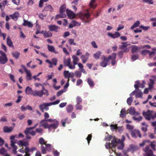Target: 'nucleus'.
Masks as SVG:
<instances>
[{
	"label": "nucleus",
	"instance_id": "obj_1",
	"mask_svg": "<svg viewBox=\"0 0 156 156\" xmlns=\"http://www.w3.org/2000/svg\"><path fill=\"white\" fill-rule=\"evenodd\" d=\"M113 138L111 141V143L109 142H107L105 144V147L106 149H109L112 147L115 148L117 145H118L117 148L119 150H122L124 147V141L125 140V136L122 135V139H117L115 136H113Z\"/></svg>",
	"mask_w": 156,
	"mask_h": 156
},
{
	"label": "nucleus",
	"instance_id": "obj_2",
	"mask_svg": "<svg viewBox=\"0 0 156 156\" xmlns=\"http://www.w3.org/2000/svg\"><path fill=\"white\" fill-rule=\"evenodd\" d=\"M148 143H150V145H147L145 147L143 148V150L145 153L143 154L144 156H156L154 154L153 151L150 149L151 146L152 149L154 151L156 150V141H153L152 142L150 141V142Z\"/></svg>",
	"mask_w": 156,
	"mask_h": 156
},
{
	"label": "nucleus",
	"instance_id": "obj_3",
	"mask_svg": "<svg viewBox=\"0 0 156 156\" xmlns=\"http://www.w3.org/2000/svg\"><path fill=\"white\" fill-rule=\"evenodd\" d=\"M66 8V5L65 4H63L62 5L60 8V14L57 15L55 19H57L59 18H63L66 17V15L64 13Z\"/></svg>",
	"mask_w": 156,
	"mask_h": 156
},
{
	"label": "nucleus",
	"instance_id": "obj_4",
	"mask_svg": "<svg viewBox=\"0 0 156 156\" xmlns=\"http://www.w3.org/2000/svg\"><path fill=\"white\" fill-rule=\"evenodd\" d=\"M153 111L148 110L146 112L143 111V115L145 118L148 120H150L151 119H152V113Z\"/></svg>",
	"mask_w": 156,
	"mask_h": 156
},
{
	"label": "nucleus",
	"instance_id": "obj_5",
	"mask_svg": "<svg viewBox=\"0 0 156 156\" xmlns=\"http://www.w3.org/2000/svg\"><path fill=\"white\" fill-rule=\"evenodd\" d=\"M46 142L45 141L44 139L43 138H41L39 139V143L41 145V150L42 153L43 154H45L46 153L45 147L43 144L46 145Z\"/></svg>",
	"mask_w": 156,
	"mask_h": 156
},
{
	"label": "nucleus",
	"instance_id": "obj_6",
	"mask_svg": "<svg viewBox=\"0 0 156 156\" xmlns=\"http://www.w3.org/2000/svg\"><path fill=\"white\" fill-rule=\"evenodd\" d=\"M101 59L102 61L100 63V65L103 67H105L108 65V58H106L105 56H102Z\"/></svg>",
	"mask_w": 156,
	"mask_h": 156
},
{
	"label": "nucleus",
	"instance_id": "obj_7",
	"mask_svg": "<svg viewBox=\"0 0 156 156\" xmlns=\"http://www.w3.org/2000/svg\"><path fill=\"white\" fill-rule=\"evenodd\" d=\"M138 85L136 84H135L134 85V87L136 89V94L135 95L136 98H142L143 96V93L141 90L138 88H137Z\"/></svg>",
	"mask_w": 156,
	"mask_h": 156
},
{
	"label": "nucleus",
	"instance_id": "obj_8",
	"mask_svg": "<svg viewBox=\"0 0 156 156\" xmlns=\"http://www.w3.org/2000/svg\"><path fill=\"white\" fill-rule=\"evenodd\" d=\"M49 106H50L49 103H44L41 105L39 106V108L42 112H44V109L46 111L48 110L49 108L48 107Z\"/></svg>",
	"mask_w": 156,
	"mask_h": 156
},
{
	"label": "nucleus",
	"instance_id": "obj_9",
	"mask_svg": "<svg viewBox=\"0 0 156 156\" xmlns=\"http://www.w3.org/2000/svg\"><path fill=\"white\" fill-rule=\"evenodd\" d=\"M122 45H119V48L121 50H123V52H126L129 51V49L126 48L128 44L127 42H122Z\"/></svg>",
	"mask_w": 156,
	"mask_h": 156
},
{
	"label": "nucleus",
	"instance_id": "obj_10",
	"mask_svg": "<svg viewBox=\"0 0 156 156\" xmlns=\"http://www.w3.org/2000/svg\"><path fill=\"white\" fill-rule=\"evenodd\" d=\"M63 62L66 66H68L70 69H74L75 68V66H72L71 64V59L70 58H69L67 60H64Z\"/></svg>",
	"mask_w": 156,
	"mask_h": 156
},
{
	"label": "nucleus",
	"instance_id": "obj_11",
	"mask_svg": "<svg viewBox=\"0 0 156 156\" xmlns=\"http://www.w3.org/2000/svg\"><path fill=\"white\" fill-rule=\"evenodd\" d=\"M116 54L115 53H113L112 55H109L108 57V62L111 59L112 60L111 64L112 65H114L116 63L115 58Z\"/></svg>",
	"mask_w": 156,
	"mask_h": 156
},
{
	"label": "nucleus",
	"instance_id": "obj_12",
	"mask_svg": "<svg viewBox=\"0 0 156 156\" xmlns=\"http://www.w3.org/2000/svg\"><path fill=\"white\" fill-rule=\"evenodd\" d=\"M48 29L50 31H54L55 32H57L58 30L60 29V27L54 25H51L49 26L48 27Z\"/></svg>",
	"mask_w": 156,
	"mask_h": 156
},
{
	"label": "nucleus",
	"instance_id": "obj_13",
	"mask_svg": "<svg viewBox=\"0 0 156 156\" xmlns=\"http://www.w3.org/2000/svg\"><path fill=\"white\" fill-rule=\"evenodd\" d=\"M66 13L70 19L74 18L75 16V14L72 11L68 9H66Z\"/></svg>",
	"mask_w": 156,
	"mask_h": 156
},
{
	"label": "nucleus",
	"instance_id": "obj_14",
	"mask_svg": "<svg viewBox=\"0 0 156 156\" xmlns=\"http://www.w3.org/2000/svg\"><path fill=\"white\" fill-rule=\"evenodd\" d=\"M55 121L53 123L51 124H49V127L48 129H55L57 128L58 125V122L57 120H54Z\"/></svg>",
	"mask_w": 156,
	"mask_h": 156
},
{
	"label": "nucleus",
	"instance_id": "obj_15",
	"mask_svg": "<svg viewBox=\"0 0 156 156\" xmlns=\"http://www.w3.org/2000/svg\"><path fill=\"white\" fill-rule=\"evenodd\" d=\"M46 119H43L41 120L40 122V127H43L44 128H48L49 127V124L46 122Z\"/></svg>",
	"mask_w": 156,
	"mask_h": 156
},
{
	"label": "nucleus",
	"instance_id": "obj_16",
	"mask_svg": "<svg viewBox=\"0 0 156 156\" xmlns=\"http://www.w3.org/2000/svg\"><path fill=\"white\" fill-rule=\"evenodd\" d=\"M107 35L109 37L114 39L119 37L120 35V34L118 32H116L113 34L109 32L108 33Z\"/></svg>",
	"mask_w": 156,
	"mask_h": 156
},
{
	"label": "nucleus",
	"instance_id": "obj_17",
	"mask_svg": "<svg viewBox=\"0 0 156 156\" xmlns=\"http://www.w3.org/2000/svg\"><path fill=\"white\" fill-rule=\"evenodd\" d=\"M47 48L48 51L51 52H53L55 54H57L58 52L55 50V48L53 46L50 45L49 44L47 45Z\"/></svg>",
	"mask_w": 156,
	"mask_h": 156
},
{
	"label": "nucleus",
	"instance_id": "obj_18",
	"mask_svg": "<svg viewBox=\"0 0 156 156\" xmlns=\"http://www.w3.org/2000/svg\"><path fill=\"white\" fill-rule=\"evenodd\" d=\"M33 95L35 96H38L40 97H41L43 95H44V94L43 93V91L41 90H34V93L33 94Z\"/></svg>",
	"mask_w": 156,
	"mask_h": 156
},
{
	"label": "nucleus",
	"instance_id": "obj_19",
	"mask_svg": "<svg viewBox=\"0 0 156 156\" xmlns=\"http://www.w3.org/2000/svg\"><path fill=\"white\" fill-rule=\"evenodd\" d=\"M90 14L89 13L81 14L80 15V18L82 20H84L86 19H88L90 17Z\"/></svg>",
	"mask_w": 156,
	"mask_h": 156
},
{
	"label": "nucleus",
	"instance_id": "obj_20",
	"mask_svg": "<svg viewBox=\"0 0 156 156\" xmlns=\"http://www.w3.org/2000/svg\"><path fill=\"white\" fill-rule=\"evenodd\" d=\"M139 148V147L138 146L132 144L130 145L129 150L131 152H133L136 150H138Z\"/></svg>",
	"mask_w": 156,
	"mask_h": 156
},
{
	"label": "nucleus",
	"instance_id": "obj_21",
	"mask_svg": "<svg viewBox=\"0 0 156 156\" xmlns=\"http://www.w3.org/2000/svg\"><path fill=\"white\" fill-rule=\"evenodd\" d=\"M17 144L18 145L21 146L27 147L29 145V144L27 141H24L22 140H19L17 143Z\"/></svg>",
	"mask_w": 156,
	"mask_h": 156
},
{
	"label": "nucleus",
	"instance_id": "obj_22",
	"mask_svg": "<svg viewBox=\"0 0 156 156\" xmlns=\"http://www.w3.org/2000/svg\"><path fill=\"white\" fill-rule=\"evenodd\" d=\"M57 59L56 58H53L51 59V61L48 60H46V62L49 64H53L55 66L57 65Z\"/></svg>",
	"mask_w": 156,
	"mask_h": 156
},
{
	"label": "nucleus",
	"instance_id": "obj_23",
	"mask_svg": "<svg viewBox=\"0 0 156 156\" xmlns=\"http://www.w3.org/2000/svg\"><path fill=\"white\" fill-rule=\"evenodd\" d=\"M13 128L12 127H9L7 126H4L3 127V130L4 133H10L12 131Z\"/></svg>",
	"mask_w": 156,
	"mask_h": 156
},
{
	"label": "nucleus",
	"instance_id": "obj_24",
	"mask_svg": "<svg viewBox=\"0 0 156 156\" xmlns=\"http://www.w3.org/2000/svg\"><path fill=\"white\" fill-rule=\"evenodd\" d=\"M19 16V13L18 12H15L13 14L10 15L11 18L15 21L17 20Z\"/></svg>",
	"mask_w": 156,
	"mask_h": 156
},
{
	"label": "nucleus",
	"instance_id": "obj_25",
	"mask_svg": "<svg viewBox=\"0 0 156 156\" xmlns=\"http://www.w3.org/2000/svg\"><path fill=\"white\" fill-rule=\"evenodd\" d=\"M72 58L73 60V65H75L77 64L78 62L79 61V58L77 57V56L74 55L72 56Z\"/></svg>",
	"mask_w": 156,
	"mask_h": 156
},
{
	"label": "nucleus",
	"instance_id": "obj_26",
	"mask_svg": "<svg viewBox=\"0 0 156 156\" xmlns=\"http://www.w3.org/2000/svg\"><path fill=\"white\" fill-rule=\"evenodd\" d=\"M25 91L26 94L27 95H33V94L34 93L32 88L29 86L27 87L25 89Z\"/></svg>",
	"mask_w": 156,
	"mask_h": 156
},
{
	"label": "nucleus",
	"instance_id": "obj_27",
	"mask_svg": "<svg viewBox=\"0 0 156 156\" xmlns=\"http://www.w3.org/2000/svg\"><path fill=\"white\" fill-rule=\"evenodd\" d=\"M23 25L25 26H27L29 27H32L33 26L32 23L30 22L25 20H24V23Z\"/></svg>",
	"mask_w": 156,
	"mask_h": 156
},
{
	"label": "nucleus",
	"instance_id": "obj_28",
	"mask_svg": "<svg viewBox=\"0 0 156 156\" xmlns=\"http://www.w3.org/2000/svg\"><path fill=\"white\" fill-rule=\"evenodd\" d=\"M72 121V120L71 119H68V118H66L64 119H63L62 120L61 122L62 123V126L63 127H65V123H70Z\"/></svg>",
	"mask_w": 156,
	"mask_h": 156
},
{
	"label": "nucleus",
	"instance_id": "obj_29",
	"mask_svg": "<svg viewBox=\"0 0 156 156\" xmlns=\"http://www.w3.org/2000/svg\"><path fill=\"white\" fill-rule=\"evenodd\" d=\"M8 61L7 57H0V64H4L6 63Z\"/></svg>",
	"mask_w": 156,
	"mask_h": 156
},
{
	"label": "nucleus",
	"instance_id": "obj_30",
	"mask_svg": "<svg viewBox=\"0 0 156 156\" xmlns=\"http://www.w3.org/2000/svg\"><path fill=\"white\" fill-rule=\"evenodd\" d=\"M126 114L127 112L126 109L124 108H122L120 112V117L122 118H123L125 117Z\"/></svg>",
	"mask_w": 156,
	"mask_h": 156
},
{
	"label": "nucleus",
	"instance_id": "obj_31",
	"mask_svg": "<svg viewBox=\"0 0 156 156\" xmlns=\"http://www.w3.org/2000/svg\"><path fill=\"white\" fill-rule=\"evenodd\" d=\"M154 80L152 79H150V82L148 83L149 86V89L150 90H151L153 88V85L154 84Z\"/></svg>",
	"mask_w": 156,
	"mask_h": 156
},
{
	"label": "nucleus",
	"instance_id": "obj_32",
	"mask_svg": "<svg viewBox=\"0 0 156 156\" xmlns=\"http://www.w3.org/2000/svg\"><path fill=\"white\" fill-rule=\"evenodd\" d=\"M6 42L9 46L13 48H14V46L13 45V43L9 37H8L7 38L6 40Z\"/></svg>",
	"mask_w": 156,
	"mask_h": 156
},
{
	"label": "nucleus",
	"instance_id": "obj_33",
	"mask_svg": "<svg viewBox=\"0 0 156 156\" xmlns=\"http://www.w3.org/2000/svg\"><path fill=\"white\" fill-rule=\"evenodd\" d=\"M52 34L50 31H45L44 33V37L45 38L50 37L52 36Z\"/></svg>",
	"mask_w": 156,
	"mask_h": 156
},
{
	"label": "nucleus",
	"instance_id": "obj_34",
	"mask_svg": "<svg viewBox=\"0 0 156 156\" xmlns=\"http://www.w3.org/2000/svg\"><path fill=\"white\" fill-rule=\"evenodd\" d=\"M12 55L13 57L17 59L20 55V53L17 51H16L12 52Z\"/></svg>",
	"mask_w": 156,
	"mask_h": 156
},
{
	"label": "nucleus",
	"instance_id": "obj_35",
	"mask_svg": "<svg viewBox=\"0 0 156 156\" xmlns=\"http://www.w3.org/2000/svg\"><path fill=\"white\" fill-rule=\"evenodd\" d=\"M53 9L51 5H48L44 7V10L52 12Z\"/></svg>",
	"mask_w": 156,
	"mask_h": 156
},
{
	"label": "nucleus",
	"instance_id": "obj_36",
	"mask_svg": "<svg viewBox=\"0 0 156 156\" xmlns=\"http://www.w3.org/2000/svg\"><path fill=\"white\" fill-rule=\"evenodd\" d=\"M101 54V52L100 51H98L94 54V57L96 59H98L100 57Z\"/></svg>",
	"mask_w": 156,
	"mask_h": 156
},
{
	"label": "nucleus",
	"instance_id": "obj_37",
	"mask_svg": "<svg viewBox=\"0 0 156 156\" xmlns=\"http://www.w3.org/2000/svg\"><path fill=\"white\" fill-rule=\"evenodd\" d=\"M140 24V22L139 21H137L131 27L130 29L133 30L134 28L139 26Z\"/></svg>",
	"mask_w": 156,
	"mask_h": 156
},
{
	"label": "nucleus",
	"instance_id": "obj_38",
	"mask_svg": "<svg viewBox=\"0 0 156 156\" xmlns=\"http://www.w3.org/2000/svg\"><path fill=\"white\" fill-rule=\"evenodd\" d=\"M12 144H11V146L13 148V150L12 151V152L14 154H16L17 152L16 150L17 149V147L15 144H14L13 143H12Z\"/></svg>",
	"mask_w": 156,
	"mask_h": 156
},
{
	"label": "nucleus",
	"instance_id": "obj_39",
	"mask_svg": "<svg viewBox=\"0 0 156 156\" xmlns=\"http://www.w3.org/2000/svg\"><path fill=\"white\" fill-rule=\"evenodd\" d=\"M80 58L82 59V62L83 63H85L87 61L88 57L84 55H82L80 56Z\"/></svg>",
	"mask_w": 156,
	"mask_h": 156
},
{
	"label": "nucleus",
	"instance_id": "obj_40",
	"mask_svg": "<svg viewBox=\"0 0 156 156\" xmlns=\"http://www.w3.org/2000/svg\"><path fill=\"white\" fill-rule=\"evenodd\" d=\"M139 50L138 47L136 45H133L132 47L131 52L132 53L136 52Z\"/></svg>",
	"mask_w": 156,
	"mask_h": 156
},
{
	"label": "nucleus",
	"instance_id": "obj_41",
	"mask_svg": "<svg viewBox=\"0 0 156 156\" xmlns=\"http://www.w3.org/2000/svg\"><path fill=\"white\" fill-rule=\"evenodd\" d=\"M87 83L90 87H93L94 85V83L92 80L90 78H88L87 79Z\"/></svg>",
	"mask_w": 156,
	"mask_h": 156
},
{
	"label": "nucleus",
	"instance_id": "obj_42",
	"mask_svg": "<svg viewBox=\"0 0 156 156\" xmlns=\"http://www.w3.org/2000/svg\"><path fill=\"white\" fill-rule=\"evenodd\" d=\"M25 72L27 74V79L30 80L31 79V74L30 73V71L29 70H27L25 71Z\"/></svg>",
	"mask_w": 156,
	"mask_h": 156
},
{
	"label": "nucleus",
	"instance_id": "obj_43",
	"mask_svg": "<svg viewBox=\"0 0 156 156\" xmlns=\"http://www.w3.org/2000/svg\"><path fill=\"white\" fill-rule=\"evenodd\" d=\"M73 107L71 105H68L66 108V110L68 113L71 112L73 110Z\"/></svg>",
	"mask_w": 156,
	"mask_h": 156
},
{
	"label": "nucleus",
	"instance_id": "obj_44",
	"mask_svg": "<svg viewBox=\"0 0 156 156\" xmlns=\"http://www.w3.org/2000/svg\"><path fill=\"white\" fill-rule=\"evenodd\" d=\"M41 86L42 87V90H41L43 91L44 95H46L47 96H48L49 95V94L48 91L45 89L44 87L42 85V86Z\"/></svg>",
	"mask_w": 156,
	"mask_h": 156
},
{
	"label": "nucleus",
	"instance_id": "obj_45",
	"mask_svg": "<svg viewBox=\"0 0 156 156\" xmlns=\"http://www.w3.org/2000/svg\"><path fill=\"white\" fill-rule=\"evenodd\" d=\"M135 111V108L133 107H130L129 109V113L131 115H134Z\"/></svg>",
	"mask_w": 156,
	"mask_h": 156
},
{
	"label": "nucleus",
	"instance_id": "obj_46",
	"mask_svg": "<svg viewBox=\"0 0 156 156\" xmlns=\"http://www.w3.org/2000/svg\"><path fill=\"white\" fill-rule=\"evenodd\" d=\"M6 153H7V151L4 147H2L1 149H0V154L3 155Z\"/></svg>",
	"mask_w": 156,
	"mask_h": 156
},
{
	"label": "nucleus",
	"instance_id": "obj_47",
	"mask_svg": "<svg viewBox=\"0 0 156 156\" xmlns=\"http://www.w3.org/2000/svg\"><path fill=\"white\" fill-rule=\"evenodd\" d=\"M45 149L46 152V151H50L51 149V145L50 144H46L45 145Z\"/></svg>",
	"mask_w": 156,
	"mask_h": 156
},
{
	"label": "nucleus",
	"instance_id": "obj_48",
	"mask_svg": "<svg viewBox=\"0 0 156 156\" xmlns=\"http://www.w3.org/2000/svg\"><path fill=\"white\" fill-rule=\"evenodd\" d=\"M76 77L80 78L81 77L82 73L80 71H76L74 73Z\"/></svg>",
	"mask_w": 156,
	"mask_h": 156
},
{
	"label": "nucleus",
	"instance_id": "obj_49",
	"mask_svg": "<svg viewBox=\"0 0 156 156\" xmlns=\"http://www.w3.org/2000/svg\"><path fill=\"white\" fill-rule=\"evenodd\" d=\"M135 84H136L138 86L137 87V88H138V87H141L142 88H144V85L143 84H141L140 83V81L139 80H137L136 82V83Z\"/></svg>",
	"mask_w": 156,
	"mask_h": 156
},
{
	"label": "nucleus",
	"instance_id": "obj_50",
	"mask_svg": "<svg viewBox=\"0 0 156 156\" xmlns=\"http://www.w3.org/2000/svg\"><path fill=\"white\" fill-rule=\"evenodd\" d=\"M133 119L135 121H136L137 122H139L141 121L143 119V117L142 116H140L139 117H136L135 116H133Z\"/></svg>",
	"mask_w": 156,
	"mask_h": 156
},
{
	"label": "nucleus",
	"instance_id": "obj_51",
	"mask_svg": "<svg viewBox=\"0 0 156 156\" xmlns=\"http://www.w3.org/2000/svg\"><path fill=\"white\" fill-rule=\"evenodd\" d=\"M133 101V97L130 96L127 100V102L128 105H130Z\"/></svg>",
	"mask_w": 156,
	"mask_h": 156
},
{
	"label": "nucleus",
	"instance_id": "obj_52",
	"mask_svg": "<svg viewBox=\"0 0 156 156\" xmlns=\"http://www.w3.org/2000/svg\"><path fill=\"white\" fill-rule=\"evenodd\" d=\"M96 0H91L90 2V6L93 9H95L96 6V5H94V3L95 2Z\"/></svg>",
	"mask_w": 156,
	"mask_h": 156
},
{
	"label": "nucleus",
	"instance_id": "obj_53",
	"mask_svg": "<svg viewBox=\"0 0 156 156\" xmlns=\"http://www.w3.org/2000/svg\"><path fill=\"white\" fill-rule=\"evenodd\" d=\"M143 2L149 5L153 4L154 3L153 0H142Z\"/></svg>",
	"mask_w": 156,
	"mask_h": 156
},
{
	"label": "nucleus",
	"instance_id": "obj_54",
	"mask_svg": "<svg viewBox=\"0 0 156 156\" xmlns=\"http://www.w3.org/2000/svg\"><path fill=\"white\" fill-rule=\"evenodd\" d=\"M111 129L112 131H114L117 130V124L113 125L112 124L110 126Z\"/></svg>",
	"mask_w": 156,
	"mask_h": 156
},
{
	"label": "nucleus",
	"instance_id": "obj_55",
	"mask_svg": "<svg viewBox=\"0 0 156 156\" xmlns=\"http://www.w3.org/2000/svg\"><path fill=\"white\" fill-rule=\"evenodd\" d=\"M60 101L59 100H57L54 102H49V104L50 106L52 105H55L58 104L60 102Z\"/></svg>",
	"mask_w": 156,
	"mask_h": 156
},
{
	"label": "nucleus",
	"instance_id": "obj_56",
	"mask_svg": "<svg viewBox=\"0 0 156 156\" xmlns=\"http://www.w3.org/2000/svg\"><path fill=\"white\" fill-rule=\"evenodd\" d=\"M66 90H61L59 91L57 93V96L58 97L61 95L64 92H65L66 91Z\"/></svg>",
	"mask_w": 156,
	"mask_h": 156
},
{
	"label": "nucleus",
	"instance_id": "obj_57",
	"mask_svg": "<svg viewBox=\"0 0 156 156\" xmlns=\"http://www.w3.org/2000/svg\"><path fill=\"white\" fill-rule=\"evenodd\" d=\"M36 127L34 126L32 127L27 128L25 129V132L26 133H28V132H30V131L32 130V129H34Z\"/></svg>",
	"mask_w": 156,
	"mask_h": 156
},
{
	"label": "nucleus",
	"instance_id": "obj_58",
	"mask_svg": "<svg viewBox=\"0 0 156 156\" xmlns=\"http://www.w3.org/2000/svg\"><path fill=\"white\" fill-rule=\"evenodd\" d=\"M69 72L68 71H65L63 72V74L65 78L69 79Z\"/></svg>",
	"mask_w": 156,
	"mask_h": 156
},
{
	"label": "nucleus",
	"instance_id": "obj_59",
	"mask_svg": "<svg viewBox=\"0 0 156 156\" xmlns=\"http://www.w3.org/2000/svg\"><path fill=\"white\" fill-rule=\"evenodd\" d=\"M139 58V55H133L131 57V59L133 61H134Z\"/></svg>",
	"mask_w": 156,
	"mask_h": 156
},
{
	"label": "nucleus",
	"instance_id": "obj_60",
	"mask_svg": "<svg viewBox=\"0 0 156 156\" xmlns=\"http://www.w3.org/2000/svg\"><path fill=\"white\" fill-rule=\"evenodd\" d=\"M134 131L136 135V137L137 136H138L140 138H141V134L140 133V132L139 130H135Z\"/></svg>",
	"mask_w": 156,
	"mask_h": 156
},
{
	"label": "nucleus",
	"instance_id": "obj_61",
	"mask_svg": "<svg viewBox=\"0 0 156 156\" xmlns=\"http://www.w3.org/2000/svg\"><path fill=\"white\" fill-rule=\"evenodd\" d=\"M150 51L147 50H144L141 51V54L142 55H146L147 53H149Z\"/></svg>",
	"mask_w": 156,
	"mask_h": 156
},
{
	"label": "nucleus",
	"instance_id": "obj_62",
	"mask_svg": "<svg viewBox=\"0 0 156 156\" xmlns=\"http://www.w3.org/2000/svg\"><path fill=\"white\" fill-rule=\"evenodd\" d=\"M75 27L76 26H80V23L77 22L75 20H73L71 23Z\"/></svg>",
	"mask_w": 156,
	"mask_h": 156
},
{
	"label": "nucleus",
	"instance_id": "obj_63",
	"mask_svg": "<svg viewBox=\"0 0 156 156\" xmlns=\"http://www.w3.org/2000/svg\"><path fill=\"white\" fill-rule=\"evenodd\" d=\"M75 107L76 109L81 110L82 108V106L81 105H80V104L77 103L75 105Z\"/></svg>",
	"mask_w": 156,
	"mask_h": 156
},
{
	"label": "nucleus",
	"instance_id": "obj_64",
	"mask_svg": "<svg viewBox=\"0 0 156 156\" xmlns=\"http://www.w3.org/2000/svg\"><path fill=\"white\" fill-rule=\"evenodd\" d=\"M126 126V128L127 129H129L130 131H132V130L134 128V127L133 126H132L129 124H127Z\"/></svg>",
	"mask_w": 156,
	"mask_h": 156
}]
</instances>
